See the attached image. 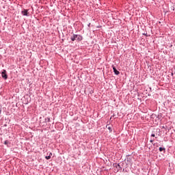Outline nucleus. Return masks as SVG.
<instances>
[{
    "label": "nucleus",
    "instance_id": "20e7f679",
    "mask_svg": "<svg viewBox=\"0 0 175 175\" xmlns=\"http://www.w3.org/2000/svg\"><path fill=\"white\" fill-rule=\"evenodd\" d=\"M113 72H114L115 75L118 76V75H120V71L117 70V68H116V67H114V66H113Z\"/></svg>",
    "mask_w": 175,
    "mask_h": 175
},
{
    "label": "nucleus",
    "instance_id": "39448f33",
    "mask_svg": "<svg viewBox=\"0 0 175 175\" xmlns=\"http://www.w3.org/2000/svg\"><path fill=\"white\" fill-rule=\"evenodd\" d=\"M51 155H53V153L49 152V155L45 157L46 159H51Z\"/></svg>",
    "mask_w": 175,
    "mask_h": 175
},
{
    "label": "nucleus",
    "instance_id": "6e6552de",
    "mask_svg": "<svg viewBox=\"0 0 175 175\" xmlns=\"http://www.w3.org/2000/svg\"><path fill=\"white\" fill-rule=\"evenodd\" d=\"M151 136L152 137H155V134H152Z\"/></svg>",
    "mask_w": 175,
    "mask_h": 175
},
{
    "label": "nucleus",
    "instance_id": "423d86ee",
    "mask_svg": "<svg viewBox=\"0 0 175 175\" xmlns=\"http://www.w3.org/2000/svg\"><path fill=\"white\" fill-rule=\"evenodd\" d=\"M163 150H165V148H162V147L159 148L160 152H162V151H163Z\"/></svg>",
    "mask_w": 175,
    "mask_h": 175
},
{
    "label": "nucleus",
    "instance_id": "f8f14e48",
    "mask_svg": "<svg viewBox=\"0 0 175 175\" xmlns=\"http://www.w3.org/2000/svg\"><path fill=\"white\" fill-rule=\"evenodd\" d=\"M48 121H50V118H48Z\"/></svg>",
    "mask_w": 175,
    "mask_h": 175
},
{
    "label": "nucleus",
    "instance_id": "f03ea898",
    "mask_svg": "<svg viewBox=\"0 0 175 175\" xmlns=\"http://www.w3.org/2000/svg\"><path fill=\"white\" fill-rule=\"evenodd\" d=\"M1 77L4 80H7L8 79V74H6V70H3V72H1Z\"/></svg>",
    "mask_w": 175,
    "mask_h": 175
},
{
    "label": "nucleus",
    "instance_id": "0eeeda50",
    "mask_svg": "<svg viewBox=\"0 0 175 175\" xmlns=\"http://www.w3.org/2000/svg\"><path fill=\"white\" fill-rule=\"evenodd\" d=\"M108 129H109V132H111V131H113V130L111 129V126H109V127H108Z\"/></svg>",
    "mask_w": 175,
    "mask_h": 175
},
{
    "label": "nucleus",
    "instance_id": "9b49d317",
    "mask_svg": "<svg viewBox=\"0 0 175 175\" xmlns=\"http://www.w3.org/2000/svg\"><path fill=\"white\" fill-rule=\"evenodd\" d=\"M118 167H120L119 164L118 165Z\"/></svg>",
    "mask_w": 175,
    "mask_h": 175
},
{
    "label": "nucleus",
    "instance_id": "f257e3e1",
    "mask_svg": "<svg viewBox=\"0 0 175 175\" xmlns=\"http://www.w3.org/2000/svg\"><path fill=\"white\" fill-rule=\"evenodd\" d=\"M71 40L72 42H75V40H83V37L81 36H80V35L74 34L71 37Z\"/></svg>",
    "mask_w": 175,
    "mask_h": 175
},
{
    "label": "nucleus",
    "instance_id": "9d476101",
    "mask_svg": "<svg viewBox=\"0 0 175 175\" xmlns=\"http://www.w3.org/2000/svg\"><path fill=\"white\" fill-rule=\"evenodd\" d=\"M154 142V140L151 139L150 140V143H152Z\"/></svg>",
    "mask_w": 175,
    "mask_h": 175
},
{
    "label": "nucleus",
    "instance_id": "1a4fd4ad",
    "mask_svg": "<svg viewBox=\"0 0 175 175\" xmlns=\"http://www.w3.org/2000/svg\"><path fill=\"white\" fill-rule=\"evenodd\" d=\"M8 143H9L8 141H5V144H7Z\"/></svg>",
    "mask_w": 175,
    "mask_h": 175
},
{
    "label": "nucleus",
    "instance_id": "7ed1b4c3",
    "mask_svg": "<svg viewBox=\"0 0 175 175\" xmlns=\"http://www.w3.org/2000/svg\"><path fill=\"white\" fill-rule=\"evenodd\" d=\"M21 14H23V16H29V12H28V10H24L21 12Z\"/></svg>",
    "mask_w": 175,
    "mask_h": 175
}]
</instances>
